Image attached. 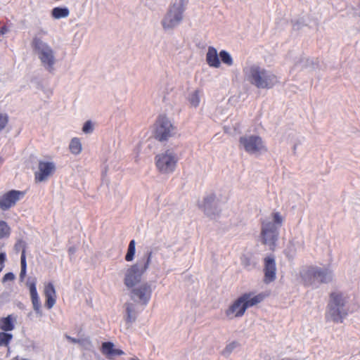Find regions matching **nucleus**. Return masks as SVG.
Listing matches in <instances>:
<instances>
[{
	"label": "nucleus",
	"mask_w": 360,
	"mask_h": 360,
	"mask_svg": "<svg viewBox=\"0 0 360 360\" xmlns=\"http://www.w3.org/2000/svg\"><path fill=\"white\" fill-rule=\"evenodd\" d=\"M152 252H147L146 255V262L143 265L136 264L131 266L125 274L124 284L128 288L134 287L141 280L143 274L148 269L151 262Z\"/></svg>",
	"instance_id": "39448f33"
},
{
	"label": "nucleus",
	"mask_w": 360,
	"mask_h": 360,
	"mask_svg": "<svg viewBox=\"0 0 360 360\" xmlns=\"http://www.w3.org/2000/svg\"><path fill=\"white\" fill-rule=\"evenodd\" d=\"M236 346L237 343L233 342L226 347L225 351L227 352H231Z\"/></svg>",
	"instance_id": "f704fd0d"
},
{
	"label": "nucleus",
	"mask_w": 360,
	"mask_h": 360,
	"mask_svg": "<svg viewBox=\"0 0 360 360\" xmlns=\"http://www.w3.org/2000/svg\"><path fill=\"white\" fill-rule=\"evenodd\" d=\"M264 282L266 284L275 281L276 275V266L275 259L272 257H266L264 259Z\"/></svg>",
	"instance_id": "4468645a"
},
{
	"label": "nucleus",
	"mask_w": 360,
	"mask_h": 360,
	"mask_svg": "<svg viewBox=\"0 0 360 360\" xmlns=\"http://www.w3.org/2000/svg\"><path fill=\"white\" fill-rule=\"evenodd\" d=\"M269 295L261 292L255 295L253 292L242 294L226 310V315L229 319L241 317L248 308L255 306L262 302Z\"/></svg>",
	"instance_id": "f257e3e1"
},
{
	"label": "nucleus",
	"mask_w": 360,
	"mask_h": 360,
	"mask_svg": "<svg viewBox=\"0 0 360 360\" xmlns=\"http://www.w3.org/2000/svg\"><path fill=\"white\" fill-rule=\"evenodd\" d=\"M248 80L259 89H271L278 82L274 74L257 65L250 67Z\"/></svg>",
	"instance_id": "7ed1b4c3"
},
{
	"label": "nucleus",
	"mask_w": 360,
	"mask_h": 360,
	"mask_svg": "<svg viewBox=\"0 0 360 360\" xmlns=\"http://www.w3.org/2000/svg\"><path fill=\"white\" fill-rule=\"evenodd\" d=\"M25 192L11 190L0 198V209L6 211L14 206L16 202L24 197Z\"/></svg>",
	"instance_id": "f8f14e48"
},
{
	"label": "nucleus",
	"mask_w": 360,
	"mask_h": 360,
	"mask_svg": "<svg viewBox=\"0 0 360 360\" xmlns=\"http://www.w3.org/2000/svg\"><path fill=\"white\" fill-rule=\"evenodd\" d=\"M92 130H93V127H92L91 122L90 121L86 122L83 126L82 131L84 133H89V132L92 131Z\"/></svg>",
	"instance_id": "72a5a7b5"
},
{
	"label": "nucleus",
	"mask_w": 360,
	"mask_h": 360,
	"mask_svg": "<svg viewBox=\"0 0 360 360\" xmlns=\"http://www.w3.org/2000/svg\"><path fill=\"white\" fill-rule=\"evenodd\" d=\"M101 352L108 358L120 356L124 354L122 349H115L114 345L111 342H105L102 344Z\"/></svg>",
	"instance_id": "a211bd4d"
},
{
	"label": "nucleus",
	"mask_w": 360,
	"mask_h": 360,
	"mask_svg": "<svg viewBox=\"0 0 360 360\" xmlns=\"http://www.w3.org/2000/svg\"><path fill=\"white\" fill-rule=\"evenodd\" d=\"M15 321L16 316L13 314L0 318V329L5 332L11 331L15 328Z\"/></svg>",
	"instance_id": "aec40b11"
},
{
	"label": "nucleus",
	"mask_w": 360,
	"mask_h": 360,
	"mask_svg": "<svg viewBox=\"0 0 360 360\" xmlns=\"http://www.w3.org/2000/svg\"><path fill=\"white\" fill-rule=\"evenodd\" d=\"M25 249L24 248L22 251L21 257H20V265L21 270L20 273V277L21 279H23L25 277L27 272V262H26V255H25Z\"/></svg>",
	"instance_id": "b1692460"
},
{
	"label": "nucleus",
	"mask_w": 360,
	"mask_h": 360,
	"mask_svg": "<svg viewBox=\"0 0 360 360\" xmlns=\"http://www.w3.org/2000/svg\"><path fill=\"white\" fill-rule=\"evenodd\" d=\"M206 61L209 66L218 68L220 67V61L217 49L212 46L208 48L206 54Z\"/></svg>",
	"instance_id": "6ab92c4d"
},
{
	"label": "nucleus",
	"mask_w": 360,
	"mask_h": 360,
	"mask_svg": "<svg viewBox=\"0 0 360 360\" xmlns=\"http://www.w3.org/2000/svg\"><path fill=\"white\" fill-rule=\"evenodd\" d=\"M56 170V166L53 162L39 161L38 171L34 173V180L36 182H41L46 180Z\"/></svg>",
	"instance_id": "ddd939ff"
},
{
	"label": "nucleus",
	"mask_w": 360,
	"mask_h": 360,
	"mask_svg": "<svg viewBox=\"0 0 360 360\" xmlns=\"http://www.w3.org/2000/svg\"><path fill=\"white\" fill-rule=\"evenodd\" d=\"M10 234V228L4 221H0V238L8 236Z\"/></svg>",
	"instance_id": "cd10ccee"
},
{
	"label": "nucleus",
	"mask_w": 360,
	"mask_h": 360,
	"mask_svg": "<svg viewBox=\"0 0 360 360\" xmlns=\"http://www.w3.org/2000/svg\"><path fill=\"white\" fill-rule=\"evenodd\" d=\"M174 126L165 115L158 117L154 130V137L160 141H167L173 134Z\"/></svg>",
	"instance_id": "6e6552de"
},
{
	"label": "nucleus",
	"mask_w": 360,
	"mask_h": 360,
	"mask_svg": "<svg viewBox=\"0 0 360 360\" xmlns=\"http://www.w3.org/2000/svg\"><path fill=\"white\" fill-rule=\"evenodd\" d=\"M15 278V276L13 273H7L4 276V281H13Z\"/></svg>",
	"instance_id": "e433bc0d"
},
{
	"label": "nucleus",
	"mask_w": 360,
	"mask_h": 360,
	"mask_svg": "<svg viewBox=\"0 0 360 360\" xmlns=\"http://www.w3.org/2000/svg\"><path fill=\"white\" fill-rule=\"evenodd\" d=\"M131 293L136 297L143 304H147L150 300L152 288L148 283H143L132 290Z\"/></svg>",
	"instance_id": "2eb2a0df"
},
{
	"label": "nucleus",
	"mask_w": 360,
	"mask_h": 360,
	"mask_svg": "<svg viewBox=\"0 0 360 360\" xmlns=\"http://www.w3.org/2000/svg\"><path fill=\"white\" fill-rule=\"evenodd\" d=\"M278 227L271 222H262L261 236L262 243L274 250L278 238Z\"/></svg>",
	"instance_id": "9b49d317"
},
{
	"label": "nucleus",
	"mask_w": 360,
	"mask_h": 360,
	"mask_svg": "<svg viewBox=\"0 0 360 360\" xmlns=\"http://www.w3.org/2000/svg\"><path fill=\"white\" fill-rule=\"evenodd\" d=\"M8 32V28L6 26H3L0 28V34H4Z\"/></svg>",
	"instance_id": "58836bf2"
},
{
	"label": "nucleus",
	"mask_w": 360,
	"mask_h": 360,
	"mask_svg": "<svg viewBox=\"0 0 360 360\" xmlns=\"http://www.w3.org/2000/svg\"><path fill=\"white\" fill-rule=\"evenodd\" d=\"M8 122V117L6 114H0V131L5 128Z\"/></svg>",
	"instance_id": "2f4dec72"
},
{
	"label": "nucleus",
	"mask_w": 360,
	"mask_h": 360,
	"mask_svg": "<svg viewBox=\"0 0 360 360\" xmlns=\"http://www.w3.org/2000/svg\"><path fill=\"white\" fill-rule=\"evenodd\" d=\"M69 148L72 154L78 155L82 151V144L79 139L73 138L70 143Z\"/></svg>",
	"instance_id": "4be33fe9"
},
{
	"label": "nucleus",
	"mask_w": 360,
	"mask_h": 360,
	"mask_svg": "<svg viewBox=\"0 0 360 360\" xmlns=\"http://www.w3.org/2000/svg\"><path fill=\"white\" fill-rule=\"evenodd\" d=\"M27 285L29 288L33 309L37 313L41 312V302L37 293L36 288V281L34 279L31 281L27 282Z\"/></svg>",
	"instance_id": "f3484780"
},
{
	"label": "nucleus",
	"mask_w": 360,
	"mask_h": 360,
	"mask_svg": "<svg viewBox=\"0 0 360 360\" xmlns=\"http://www.w3.org/2000/svg\"><path fill=\"white\" fill-rule=\"evenodd\" d=\"M177 158L169 150L155 157V165L158 169L165 174L172 172L176 167Z\"/></svg>",
	"instance_id": "1a4fd4ad"
},
{
	"label": "nucleus",
	"mask_w": 360,
	"mask_h": 360,
	"mask_svg": "<svg viewBox=\"0 0 360 360\" xmlns=\"http://www.w3.org/2000/svg\"><path fill=\"white\" fill-rule=\"evenodd\" d=\"M3 160L0 158V165L2 163Z\"/></svg>",
	"instance_id": "ea45409f"
},
{
	"label": "nucleus",
	"mask_w": 360,
	"mask_h": 360,
	"mask_svg": "<svg viewBox=\"0 0 360 360\" xmlns=\"http://www.w3.org/2000/svg\"><path fill=\"white\" fill-rule=\"evenodd\" d=\"M190 103L195 107H197L200 103L199 91H195L189 98Z\"/></svg>",
	"instance_id": "c85d7f7f"
},
{
	"label": "nucleus",
	"mask_w": 360,
	"mask_h": 360,
	"mask_svg": "<svg viewBox=\"0 0 360 360\" xmlns=\"http://www.w3.org/2000/svg\"><path fill=\"white\" fill-rule=\"evenodd\" d=\"M70 14L68 8L56 7L51 11V15L55 19L67 18Z\"/></svg>",
	"instance_id": "412c9836"
},
{
	"label": "nucleus",
	"mask_w": 360,
	"mask_h": 360,
	"mask_svg": "<svg viewBox=\"0 0 360 360\" xmlns=\"http://www.w3.org/2000/svg\"><path fill=\"white\" fill-rule=\"evenodd\" d=\"M13 338V335L5 331L0 332V347H8Z\"/></svg>",
	"instance_id": "a878e982"
},
{
	"label": "nucleus",
	"mask_w": 360,
	"mask_h": 360,
	"mask_svg": "<svg viewBox=\"0 0 360 360\" xmlns=\"http://www.w3.org/2000/svg\"><path fill=\"white\" fill-rule=\"evenodd\" d=\"M239 142L244 150L248 153L253 154L267 150L262 138L259 136L251 135L241 136L239 139Z\"/></svg>",
	"instance_id": "9d476101"
},
{
	"label": "nucleus",
	"mask_w": 360,
	"mask_h": 360,
	"mask_svg": "<svg viewBox=\"0 0 360 360\" xmlns=\"http://www.w3.org/2000/svg\"><path fill=\"white\" fill-rule=\"evenodd\" d=\"M300 275L305 285H311L316 282L326 283L332 279L331 273L328 269L317 266H309L301 271Z\"/></svg>",
	"instance_id": "20e7f679"
},
{
	"label": "nucleus",
	"mask_w": 360,
	"mask_h": 360,
	"mask_svg": "<svg viewBox=\"0 0 360 360\" xmlns=\"http://www.w3.org/2000/svg\"><path fill=\"white\" fill-rule=\"evenodd\" d=\"M272 217L274 219V224L276 226H281L283 223V217L279 212L272 213Z\"/></svg>",
	"instance_id": "473e14b6"
},
{
	"label": "nucleus",
	"mask_w": 360,
	"mask_h": 360,
	"mask_svg": "<svg viewBox=\"0 0 360 360\" xmlns=\"http://www.w3.org/2000/svg\"><path fill=\"white\" fill-rule=\"evenodd\" d=\"M44 294L46 297L45 306L50 309L56 302V292L52 283H48L45 285Z\"/></svg>",
	"instance_id": "dca6fc26"
},
{
	"label": "nucleus",
	"mask_w": 360,
	"mask_h": 360,
	"mask_svg": "<svg viewBox=\"0 0 360 360\" xmlns=\"http://www.w3.org/2000/svg\"><path fill=\"white\" fill-rule=\"evenodd\" d=\"M215 200V195L211 194L204 198V201L202 205H201V207L204 209L205 211L206 209Z\"/></svg>",
	"instance_id": "c756f323"
},
{
	"label": "nucleus",
	"mask_w": 360,
	"mask_h": 360,
	"mask_svg": "<svg viewBox=\"0 0 360 360\" xmlns=\"http://www.w3.org/2000/svg\"><path fill=\"white\" fill-rule=\"evenodd\" d=\"M6 253H4V252L0 253V264H1L0 270L4 267V264L6 261Z\"/></svg>",
	"instance_id": "c9c22d12"
},
{
	"label": "nucleus",
	"mask_w": 360,
	"mask_h": 360,
	"mask_svg": "<svg viewBox=\"0 0 360 360\" xmlns=\"http://www.w3.org/2000/svg\"><path fill=\"white\" fill-rule=\"evenodd\" d=\"M215 200V195L211 194L204 198V201L202 205H201V207L204 209L205 211L206 209Z\"/></svg>",
	"instance_id": "7c9ffc66"
},
{
	"label": "nucleus",
	"mask_w": 360,
	"mask_h": 360,
	"mask_svg": "<svg viewBox=\"0 0 360 360\" xmlns=\"http://www.w3.org/2000/svg\"><path fill=\"white\" fill-rule=\"evenodd\" d=\"M127 317L126 321L127 323H131L135 321V309L134 305L131 303L126 304Z\"/></svg>",
	"instance_id": "5701e85b"
},
{
	"label": "nucleus",
	"mask_w": 360,
	"mask_h": 360,
	"mask_svg": "<svg viewBox=\"0 0 360 360\" xmlns=\"http://www.w3.org/2000/svg\"><path fill=\"white\" fill-rule=\"evenodd\" d=\"M33 49L37 53L41 63L49 71L53 70L55 63V57L53 49L39 38L34 37L32 42Z\"/></svg>",
	"instance_id": "423d86ee"
},
{
	"label": "nucleus",
	"mask_w": 360,
	"mask_h": 360,
	"mask_svg": "<svg viewBox=\"0 0 360 360\" xmlns=\"http://www.w3.org/2000/svg\"><path fill=\"white\" fill-rule=\"evenodd\" d=\"M185 4L184 0H180L178 3H175L170 6L162 20V26L165 29L173 28L181 22Z\"/></svg>",
	"instance_id": "0eeeda50"
},
{
	"label": "nucleus",
	"mask_w": 360,
	"mask_h": 360,
	"mask_svg": "<svg viewBox=\"0 0 360 360\" xmlns=\"http://www.w3.org/2000/svg\"><path fill=\"white\" fill-rule=\"evenodd\" d=\"M135 245V240H131L129 244L127 252L125 256L126 261L131 262L134 259L136 250Z\"/></svg>",
	"instance_id": "393cba45"
},
{
	"label": "nucleus",
	"mask_w": 360,
	"mask_h": 360,
	"mask_svg": "<svg viewBox=\"0 0 360 360\" xmlns=\"http://www.w3.org/2000/svg\"><path fill=\"white\" fill-rule=\"evenodd\" d=\"M66 338L70 341L71 342H73V343H77V342H79V340L75 339V338H73L70 336H68V335H66Z\"/></svg>",
	"instance_id": "4c0bfd02"
},
{
	"label": "nucleus",
	"mask_w": 360,
	"mask_h": 360,
	"mask_svg": "<svg viewBox=\"0 0 360 360\" xmlns=\"http://www.w3.org/2000/svg\"><path fill=\"white\" fill-rule=\"evenodd\" d=\"M347 303V297L343 293L340 292H331L326 313V321L342 323L349 312Z\"/></svg>",
	"instance_id": "f03ea898"
},
{
	"label": "nucleus",
	"mask_w": 360,
	"mask_h": 360,
	"mask_svg": "<svg viewBox=\"0 0 360 360\" xmlns=\"http://www.w3.org/2000/svg\"><path fill=\"white\" fill-rule=\"evenodd\" d=\"M220 58L224 64L231 66L233 65V59L231 55L226 51H221L219 53Z\"/></svg>",
	"instance_id": "bb28decb"
}]
</instances>
